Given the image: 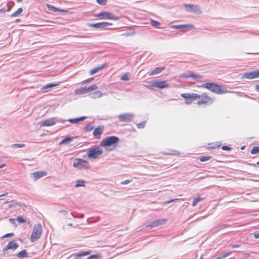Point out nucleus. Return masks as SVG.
Segmentation results:
<instances>
[{"label":"nucleus","instance_id":"nucleus-7","mask_svg":"<svg viewBox=\"0 0 259 259\" xmlns=\"http://www.w3.org/2000/svg\"><path fill=\"white\" fill-rule=\"evenodd\" d=\"M200 96V98H198L199 100L197 102V105L199 106L202 104H211L213 102V99L208 96L206 93H203Z\"/></svg>","mask_w":259,"mask_h":259},{"label":"nucleus","instance_id":"nucleus-12","mask_svg":"<svg viewBox=\"0 0 259 259\" xmlns=\"http://www.w3.org/2000/svg\"><path fill=\"white\" fill-rule=\"evenodd\" d=\"M165 219H158L149 222L145 226L146 227H149L150 228L158 226L160 225L163 224L165 223Z\"/></svg>","mask_w":259,"mask_h":259},{"label":"nucleus","instance_id":"nucleus-22","mask_svg":"<svg viewBox=\"0 0 259 259\" xmlns=\"http://www.w3.org/2000/svg\"><path fill=\"white\" fill-rule=\"evenodd\" d=\"M73 141V138L70 137H66L62 141H61L59 145H61L63 144H69L71 142Z\"/></svg>","mask_w":259,"mask_h":259},{"label":"nucleus","instance_id":"nucleus-21","mask_svg":"<svg viewBox=\"0 0 259 259\" xmlns=\"http://www.w3.org/2000/svg\"><path fill=\"white\" fill-rule=\"evenodd\" d=\"M106 66H107V64L106 63H105L100 66L95 67L90 70V73L91 75H93V74L98 72L99 71L102 70L104 68H105Z\"/></svg>","mask_w":259,"mask_h":259},{"label":"nucleus","instance_id":"nucleus-57","mask_svg":"<svg viewBox=\"0 0 259 259\" xmlns=\"http://www.w3.org/2000/svg\"><path fill=\"white\" fill-rule=\"evenodd\" d=\"M176 200V199H174V200H170L167 201L166 202V203H170V202H172V201H175V200Z\"/></svg>","mask_w":259,"mask_h":259},{"label":"nucleus","instance_id":"nucleus-51","mask_svg":"<svg viewBox=\"0 0 259 259\" xmlns=\"http://www.w3.org/2000/svg\"><path fill=\"white\" fill-rule=\"evenodd\" d=\"M59 212L61 213L63 215H65L67 213V211L65 210H61Z\"/></svg>","mask_w":259,"mask_h":259},{"label":"nucleus","instance_id":"nucleus-9","mask_svg":"<svg viewBox=\"0 0 259 259\" xmlns=\"http://www.w3.org/2000/svg\"><path fill=\"white\" fill-rule=\"evenodd\" d=\"M182 97L185 99V103L187 104L191 103L193 101L200 98V96L195 93L182 94Z\"/></svg>","mask_w":259,"mask_h":259},{"label":"nucleus","instance_id":"nucleus-23","mask_svg":"<svg viewBox=\"0 0 259 259\" xmlns=\"http://www.w3.org/2000/svg\"><path fill=\"white\" fill-rule=\"evenodd\" d=\"M164 69L163 67H158L155 68L151 72L149 73L150 75H153L161 72Z\"/></svg>","mask_w":259,"mask_h":259},{"label":"nucleus","instance_id":"nucleus-19","mask_svg":"<svg viewBox=\"0 0 259 259\" xmlns=\"http://www.w3.org/2000/svg\"><path fill=\"white\" fill-rule=\"evenodd\" d=\"M173 28H183L182 31H186V29L191 27V28H194V26L193 25L191 24H186V25H172L171 26Z\"/></svg>","mask_w":259,"mask_h":259},{"label":"nucleus","instance_id":"nucleus-30","mask_svg":"<svg viewBox=\"0 0 259 259\" xmlns=\"http://www.w3.org/2000/svg\"><path fill=\"white\" fill-rule=\"evenodd\" d=\"M98 89V87L95 84H93L91 85L86 88V90L87 91L88 93L91 92L94 90H95Z\"/></svg>","mask_w":259,"mask_h":259},{"label":"nucleus","instance_id":"nucleus-8","mask_svg":"<svg viewBox=\"0 0 259 259\" xmlns=\"http://www.w3.org/2000/svg\"><path fill=\"white\" fill-rule=\"evenodd\" d=\"M134 117L135 115L132 113H125L117 116L119 121L123 122H131L133 121Z\"/></svg>","mask_w":259,"mask_h":259},{"label":"nucleus","instance_id":"nucleus-15","mask_svg":"<svg viewBox=\"0 0 259 259\" xmlns=\"http://www.w3.org/2000/svg\"><path fill=\"white\" fill-rule=\"evenodd\" d=\"M180 77H182V78L192 77V78L195 79V80L201 79L202 78V76L198 75V74L193 73H183V74H181Z\"/></svg>","mask_w":259,"mask_h":259},{"label":"nucleus","instance_id":"nucleus-28","mask_svg":"<svg viewBox=\"0 0 259 259\" xmlns=\"http://www.w3.org/2000/svg\"><path fill=\"white\" fill-rule=\"evenodd\" d=\"M90 254L89 251H81L74 254V256L75 257H80L85 256Z\"/></svg>","mask_w":259,"mask_h":259},{"label":"nucleus","instance_id":"nucleus-35","mask_svg":"<svg viewBox=\"0 0 259 259\" xmlns=\"http://www.w3.org/2000/svg\"><path fill=\"white\" fill-rule=\"evenodd\" d=\"M103 94L102 93L98 91H96L95 92H94L93 94H92V98H100L102 96Z\"/></svg>","mask_w":259,"mask_h":259},{"label":"nucleus","instance_id":"nucleus-17","mask_svg":"<svg viewBox=\"0 0 259 259\" xmlns=\"http://www.w3.org/2000/svg\"><path fill=\"white\" fill-rule=\"evenodd\" d=\"M104 127L103 126H99L96 128L93 132V135L95 138L99 139L101 138V135L103 132Z\"/></svg>","mask_w":259,"mask_h":259},{"label":"nucleus","instance_id":"nucleus-58","mask_svg":"<svg viewBox=\"0 0 259 259\" xmlns=\"http://www.w3.org/2000/svg\"><path fill=\"white\" fill-rule=\"evenodd\" d=\"M21 21V20L20 19H17L15 20V22L17 23H18Z\"/></svg>","mask_w":259,"mask_h":259},{"label":"nucleus","instance_id":"nucleus-34","mask_svg":"<svg viewBox=\"0 0 259 259\" xmlns=\"http://www.w3.org/2000/svg\"><path fill=\"white\" fill-rule=\"evenodd\" d=\"M22 11L23 10L21 8H19L15 12L11 15V17H14L18 16L22 12Z\"/></svg>","mask_w":259,"mask_h":259},{"label":"nucleus","instance_id":"nucleus-24","mask_svg":"<svg viewBox=\"0 0 259 259\" xmlns=\"http://www.w3.org/2000/svg\"><path fill=\"white\" fill-rule=\"evenodd\" d=\"M47 7L48 8V9L50 11H52V12H63L64 11V10H62V9H58L56 7H55L54 6H53L52 5H50L49 4H47Z\"/></svg>","mask_w":259,"mask_h":259},{"label":"nucleus","instance_id":"nucleus-52","mask_svg":"<svg viewBox=\"0 0 259 259\" xmlns=\"http://www.w3.org/2000/svg\"><path fill=\"white\" fill-rule=\"evenodd\" d=\"M253 236H254V237L255 239L259 238V233H254Z\"/></svg>","mask_w":259,"mask_h":259},{"label":"nucleus","instance_id":"nucleus-55","mask_svg":"<svg viewBox=\"0 0 259 259\" xmlns=\"http://www.w3.org/2000/svg\"><path fill=\"white\" fill-rule=\"evenodd\" d=\"M239 246H240V245H238V244H234V245H232V247L233 248H237V247H239Z\"/></svg>","mask_w":259,"mask_h":259},{"label":"nucleus","instance_id":"nucleus-49","mask_svg":"<svg viewBox=\"0 0 259 259\" xmlns=\"http://www.w3.org/2000/svg\"><path fill=\"white\" fill-rule=\"evenodd\" d=\"M132 182V180H126L124 181H123L121 183V184L122 185H125V184H128L130 183H131Z\"/></svg>","mask_w":259,"mask_h":259},{"label":"nucleus","instance_id":"nucleus-44","mask_svg":"<svg viewBox=\"0 0 259 259\" xmlns=\"http://www.w3.org/2000/svg\"><path fill=\"white\" fill-rule=\"evenodd\" d=\"M93 130V126H92L90 125H88L84 127V130L87 132L91 131Z\"/></svg>","mask_w":259,"mask_h":259},{"label":"nucleus","instance_id":"nucleus-10","mask_svg":"<svg viewBox=\"0 0 259 259\" xmlns=\"http://www.w3.org/2000/svg\"><path fill=\"white\" fill-rule=\"evenodd\" d=\"M96 16L98 17H101L102 19H111L114 20H118V17L117 16H115L114 14L109 12H101L96 15Z\"/></svg>","mask_w":259,"mask_h":259},{"label":"nucleus","instance_id":"nucleus-54","mask_svg":"<svg viewBox=\"0 0 259 259\" xmlns=\"http://www.w3.org/2000/svg\"><path fill=\"white\" fill-rule=\"evenodd\" d=\"M255 89L257 92H259V84L255 85Z\"/></svg>","mask_w":259,"mask_h":259},{"label":"nucleus","instance_id":"nucleus-61","mask_svg":"<svg viewBox=\"0 0 259 259\" xmlns=\"http://www.w3.org/2000/svg\"><path fill=\"white\" fill-rule=\"evenodd\" d=\"M17 2L20 3L22 1V0H16Z\"/></svg>","mask_w":259,"mask_h":259},{"label":"nucleus","instance_id":"nucleus-56","mask_svg":"<svg viewBox=\"0 0 259 259\" xmlns=\"http://www.w3.org/2000/svg\"><path fill=\"white\" fill-rule=\"evenodd\" d=\"M7 195H8V193H6L3 194L2 195H0V198L3 196H7Z\"/></svg>","mask_w":259,"mask_h":259},{"label":"nucleus","instance_id":"nucleus-31","mask_svg":"<svg viewBox=\"0 0 259 259\" xmlns=\"http://www.w3.org/2000/svg\"><path fill=\"white\" fill-rule=\"evenodd\" d=\"M27 255V252L26 250H23L20 252H19L17 256L19 258H23L25 256H26Z\"/></svg>","mask_w":259,"mask_h":259},{"label":"nucleus","instance_id":"nucleus-4","mask_svg":"<svg viewBox=\"0 0 259 259\" xmlns=\"http://www.w3.org/2000/svg\"><path fill=\"white\" fill-rule=\"evenodd\" d=\"M73 166L79 169H86L90 168L88 161L81 158H75L73 163Z\"/></svg>","mask_w":259,"mask_h":259},{"label":"nucleus","instance_id":"nucleus-16","mask_svg":"<svg viewBox=\"0 0 259 259\" xmlns=\"http://www.w3.org/2000/svg\"><path fill=\"white\" fill-rule=\"evenodd\" d=\"M18 247V244L14 241H10L7 245L3 249V252L5 253L8 249H12L13 250H16Z\"/></svg>","mask_w":259,"mask_h":259},{"label":"nucleus","instance_id":"nucleus-5","mask_svg":"<svg viewBox=\"0 0 259 259\" xmlns=\"http://www.w3.org/2000/svg\"><path fill=\"white\" fill-rule=\"evenodd\" d=\"M103 153L102 150L99 147H96L93 149L89 150L88 152V157L91 159H97Z\"/></svg>","mask_w":259,"mask_h":259},{"label":"nucleus","instance_id":"nucleus-14","mask_svg":"<svg viewBox=\"0 0 259 259\" xmlns=\"http://www.w3.org/2000/svg\"><path fill=\"white\" fill-rule=\"evenodd\" d=\"M185 9L189 12H192L194 13L200 14L201 10L198 6L194 5H185Z\"/></svg>","mask_w":259,"mask_h":259},{"label":"nucleus","instance_id":"nucleus-26","mask_svg":"<svg viewBox=\"0 0 259 259\" xmlns=\"http://www.w3.org/2000/svg\"><path fill=\"white\" fill-rule=\"evenodd\" d=\"M85 118H86L85 117H81L77 118L69 119L67 120V121H69L70 122H71L72 123H76L80 121L83 120Z\"/></svg>","mask_w":259,"mask_h":259},{"label":"nucleus","instance_id":"nucleus-41","mask_svg":"<svg viewBox=\"0 0 259 259\" xmlns=\"http://www.w3.org/2000/svg\"><path fill=\"white\" fill-rule=\"evenodd\" d=\"M25 146V144H14L11 145L12 147L14 148H22Z\"/></svg>","mask_w":259,"mask_h":259},{"label":"nucleus","instance_id":"nucleus-27","mask_svg":"<svg viewBox=\"0 0 259 259\" xmlns=\"http://www.w3.org/2000/svg\"><path fill=\"white\" fill-rule=\"evenodd\" d=\"M58 84H59L58 83H48V84L44 85V87H42L41 89L42 90H47L49 89H51L53 87H56V86L58 85Z\"/></svg>","mask_w":259,"mask_h":259},{"label":"nucleus","instance_id":"nucleus-62","mask_svg":"<svg viewBox=\"0 0 259 259\" xmlns=\"http://www.w3.org/2000/svg\"><path fill=\"white\" fill-rule=\"evenodd\" d=\"M4 166H5V164H3L2 166H0V168L2 167H3Z\"/></svg>","mask_w":259,"mask_h":259},{"label":"nucleus","instance_id":"nucleus-48","mask_svg":"<svg viewBox=\"0 0 259 259\" xmlns=\"http://www.w3.org/2000/svg\"><path fill=\"white\" fill-rule=\"evenodd\" d=\"M231 253V252H226L223 254L221 255V256L222 257V258H225V257H226L227 256H228V255H229L230 254V253Z\"/></svg>","mask_w":259,"mask_h":259},{"label":"nucleus","instance_id":"nucleus-33","mask_svg":"<svg viewBox=\"0 0 259 259\" xmlns=\"http://www.w3.org/2000/svg\"><path fill=\"white\" fill-rule=\"evenodd\" d=\"M120 79L124 81H128L130 80V75L129 73H124L121 77Z\"/></svg>","mask_w":259,"mask_h":259},{"label":"nucleus","instance_id":"nucleus-29","mask_svg":"<svg viewBox=\"0 0 259 259\" xmlns=\"http://www.w3.org/2000/svg\"><path fill=\"white\" fill-rule=\"evenodd\" d=\"M204 199V198H201V197H196V198H195L193 199V201L192 206H195L199 202H200L201 201H202Z\"/></svg>","mask_w":259,"mask_h":259},{"label":"nucleus","instance_id":"nucleus-37","mask_svg":"<svg viewBox=\"0 0 259 259\" xmlns=\"http://www.w3.org/2000/svg\"><path fill=\"white\" fill-rule=\"evenodd\" d=\"M230 225H228V224H219L217 227H216V229H217V230H220L222 229H224V228H225L227 227H229Z\"/></svg>","mask_w":259,"mask_h":259},{"label":"nucleus","instance_id":"nucleus-64","mask_svg":"<svg viewBox=\"0 0 259 259\" xmlns=\"http://www.w3.org/2000/svg\"><path fill=\"white\" fill-rule=\"evenodd\" d=\"M257 164L259 165V161L257 162Z\"/></svg>","mask_w":259,"mask_h":259},{"label":"nucleus","instance_id":"nucleus-38","mask_svg":"<svg viewBox=\"0 0 259 259\" xmlns=\"http://www.w3.org/2000/svg\"><path fill=\"white\" fill-rule=\"evenodd\" d=\"M259 152V147L258 146H253L251 149V153L253 154Z\"/></svg>","mask_w":259,"mask_h":259},{"label":"nucleus","instance_id":"nucleus-45","mask_svg":"<svg viewBox=\"0 0 259 259\" xmlns=\"http://www.w3.org/2000/svg\"><path fill=\"white\" fill-rule=\"evenodd\" d=\"M99 256V254H94L88 257V259H98Z\"/></svg>","mask_w":259,"mask_h":259},{"label":"nucleus","instance_id":"nucleus-50","mask_svg":"<svg viewBox=\"0 0 259 259\" xmlns=\"http://www.w3.org/2000/svg\"><path fill=\"white\" fill-rule=\"evenodd\" d=\"M222 149L224 150H231V148L227 146H222Z\"/></svg>","mask_w":259,"mask_h":259},{"label":"nucleus","instance_id":"nucleus-36","mask_svg":"<svg viewBox=\"0 0 259 259\" xmlns=\"http://www.w3.org/2000/svg\"><path fill=\"white\" fill-rule=\"evenodd\" d=\"M150 24L152 26L156 28H158L160 25V23L159 22L152 19H150Z\"/></svg>","mask_w":259,"mask_h":259},{"label":"nucleus","instance_id":"nucleus-39","mask_svg":"<svg viewBox=\"0 0 259 259\" xmlns=\"http://www.w3.org/2000/svg\"><path fill=\"white\" fill-rule=\"evenodd\" d=\"M16 220L18 221L19 223H24L26 222V221L22 217L19 216L16 218Z\"/></svg>","mask_w":259,"mask_h":259},{"label":"nucleus","instance_id":"nucleus-2","mask_svg":"<svg viewBox=\"0 0 259 259\" xmlns=\"http://www.w3.org/2000/svg\"><path fill=\"white\" fill-rule=\"evenodd\" d=\"M119 139L118 137L115 136H110L106 137L104 139L101 143L100 145L101 146L105 147L108 150V147L113 145L114 148L116 147V145L118 144Z\"/></svg>","mask_w":259,"mask_h":259},{"label":"nucleus","instance_id":"nucleus-53","mask_svg":"<svg viewBox=\"0 0 259 259\" xmlns=\"http://www.w3.org/2000/svg\"><path fill=\"white\" fill-rule=\"evenodd\" d=\"M93 79H94L93 78H89L88 79H87V80H84L83 81V83H86V82H90V81H92Z\"/></svg>","mask_w":259,"mask_h":259},{"label":"nucleus","instance_id":"nucleus-46","mask_svg":"<svg viewBox=\"0 0 259 259\" xmlns=\"http://www.w3.org/2000/svg\"><path fill=\"white\" fill-rule=\"evenodd\" d=\"M14 234L13 233H8V234H6L4 235L3 236V238L10 237L14 236Z\"/></svg>","mask_w":259,"mask_h":259},{"label":"nucleus","instance_id":"nucleus-47","mask_svg":"<svg viewBox=\"0 0 259 259\" xmlns=\"http://www.w3.org/2000/svg\"><path fill=\"white\" fill-rule=\"evenodd\" d=\"M10 8L9 7V6L8 5V9L6 10L5 8H3L0 9V13H4L6 12V11H10Z\"/></svg>","mask_w":259,"mask_h":259},{"label":"nucleus","instance_id":"nucleus-63","mask_svg":"<svg viewBox=\"0 0 259 259\" xmlns=\"http://www.w3.org/2000/svg\"><path fill=\"white\" fill-rule=\"evenodd\" d=\"M80 217H81V218H83V214H81V215H80Z\"/></svg>","mask_w":259,"mask_h":259},{"label":"nucleus","instance_id":"nucleus-6","mask_svg":"<svg viewBox=\"0 0 259 259\" xmlns=\"http://www.w3.org/2000/svg\"><path fill=\"white\" fill-rule=\"evenodd\" d=\"M151 89L153 87H156L158 89H164L169 87L168 83L166 81H158L157 80H152L149 82Z\"/></svg>","mask_w":259,"mask_h":259},{"label":"nucleus","instance_id":"nucleus-18","mask_svg":"<svg viewBox=\"0 0 259 259\" xmlns=\"http://www.w3.org/2000/svg\"><path fill=\"white\" fill-rule=\"evenodd\" d=\"M31 175L35 180H37L38 179L46 176L47 172L45 171H37L32 173Z\"/></svg>","mask_w":259,"mask_h":259},{"label":"nucleus","instance_id":"nucleus-11","mask_svg":"<svg viewBox=\"0 0 259 259\" xmlns=\"http://www.w3.org/2000/svg\"><path fill=\"white\" fill-rule=\"evenodd\" d=\"M249 79H252L259 77V70H254L244 73L241 77Z\"/></svg>","mask_w":259,"mask_h":259},{"label":"nucleus","instance_id":"nucleus-20","mask_svg":"<svg viewBox=\"0 0 259 259\" xmlns=\"http://www.w3.org/2000/svg\"><path fill=\"white\" fill-rule=\"evenodd\" d=\"M56 122L53 119H48L42 122L41 126H49L55 125Z\"/></svg>","mask_w":259,"mask_h":259},{"label":"nucleus","instance_id":"nucleus-40","mask_svg":"<svg viewBox=\"0 0 259 259\" xmlns=\"http://www.w3.org/2000/svg\"><path fill=\"white\" fill-rule=\"evenodd\" d=\"M210 156H202L199 158V160L201 162H204L207 160H208L210 159Z\"/></svg>","mask_w":259,"mask_h":259},{"label":"nucleus","instance_id":"nucleus-13","mask_svg":"<svg viewBox=\"0 0 259 259\" xmlns=\"http://www.w3.org/2000/svg\"><path fill=\"white\" fill-rule=\"evenodd\" d=\"M112 24L107 22H98L97 23H92L89 24L88 26L91 27H93L95 28H103L112 25Z\"/></svg>","mask_w":259,"mask_h":259},{"label":"nucleus","instance_id":"nucleus-25","mask_svg":"<svg viewBox=\"0 0 259 259\" xmlns=\"http://www.w3.org/2000/svg\"><path fill=\"white\" fill-rule=\"evenodd\" d=\"M86 90V88H81L80 89H76L75 90V93L77 95L84 94L85 93H88Z\"/></svg>","mask_w":259,"mask_h":259},{"label":"nucleus","instance_id":"nucleus-42","mask_svg":"<svg viewBox=\"0 0 259 259\" xmlns=\"http://www.w3.org/2000/svg\"><path fill=\"white\" fill-rule=\"evenodd\" d=\"M146 121L140 122L137 124L138 128H143L145 127Z\"/></svg>","mask_w":259,"mask_h":259},{"label":"nucleus","instance_id":"nucleus-43","mask_svg":"<svg viewBox=\"0 0 259 259\" xmlns=\"http://www.w3.org/2000/svg\"><path fill=\"white\" fill-rule=\"evenodd\" d=\"M97 3L102 6H105L107 3V0H97Z\"/></svg>","mask_w":259,"mask_h":259},{"label":"nucleus","instance_id":"nucleus-3","mask_svg":"<svg viewBox=\"0 0 259 259\" xmlns=\"http://www.w3.org/2000/svg\"><path fill=\"white\" fill-rule=\"evenodd\" d=\"M42 232L41 225L40 224H37L33 227L32 232L30 237V240L32 242L37 240L40 237Z\"/></svg>","mask_w":259,"mask_h":259},{"label":"nucleus","instance_id":"nucleus-32","mask_svg":"<svg viewBox=\"0 0 259 259\" xmlns=\"http://www.w3.org/2000/svg\"><path fill=\"white\" fill-rule=\"evenodd\" d=\"M84 181L83 180H78L76 181V184L75 185V187L76 188L79 187H84Z\"/></svg>","mask_w":259,"mask_h":259},{"label":"nucleus","instance_id":"nucleus-1","mask_svg":"<svg viewBox=\"0 0 259 259\" xmlns=\"http://www.w3.org/2000/svg\"><path fill=\"white\" fill-rule=\"evenodd\" d=\"M201 87L202 88H206L212 93L217 94H222L228 92H230V91H228L224 87L214 83L207 82L203 84Z\"/></svg>","mask_w":259,"mask_h":259},{"label":"nucleus","instance_id":"nucleus-60","mask_svg":"<svg viewBox=\"0 0 259 259\" xmlns=\"http://www.w3.org/2000/svg\"><path fill=\"white\" fill-rule=\"evenodd\" d=\"M68 226H70V227H71V226H72V224H71V223H69V224H68Z\"/></svg>","mask_w":259,"mask_h":259},{"label":"nucleus","instance_id":"nucleus-59","mask_svg":"<svg viewBox=\"0 0 259 259\" xmlns=\"http://www.w3.org/2000/svg\"><path fill=\"white\" fill-rule=\"evenodd\" d=\"M10 221L11 222H14V219H10Z\"/></svg>","mask_w":259,"mask_h":259}]
</instances>
